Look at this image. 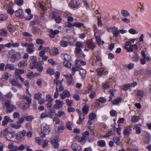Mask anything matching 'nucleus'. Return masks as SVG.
<instances>
[{"label":"nucleus","mask_w":151,"mask_h":151,"mask_svg":"<svg viewBox=\"0 0 151 151\" xmlns=\"http://www.w3.org/2000/svg\"><path fill=\"white\" fill-rule=\"evenodd\" d=\"M32 101L31 99L27 95L21 96L18 101L20 106L24 109L29 108Z\"/></svg>","instance_id":"obj_1"},{"label":"nucleus","mask_w":151,"mask_h":151,"mask_svg":"<svg viewBox=\"0 0 151 151\" xmlns=\"http://www.w3.org/2000/svg\"><path fill=\"white\" fill-rule=\"evenodd\" d=\"M41 128L40 135L42 137L48 134L50 131V126L45 123H43L41 125Z\"/></svg>","instance_id":"obj_2"},{"label":"nucleus","mask_w":151,"mask_h":151,"mask_svg":"<svg viewBox=\"0 0 151 151\" xmlns=\"http://www.w3.org/2000/svg\"><path fill=\"white\" fill-rule=\"evenodd\" d=\"M21 57L20 53L19 52H14L11 56L10 60L12 63L19 60Z\"/></svg>","instance_id":"obj_3"},{"label":"nucleus","mask_w":151,"mask_h":151,"mask_svg":"<svg viewBox=\"0 0 151 151\" xmlns=\"http://www.w3.org/2000/svg\"><path fill=\"white\" fill-rule=\"evenodd\" d=\"M54 83L56 84V91H62L64 89V87L62 85V81H57L56 79L54 80Z\"/></svg>","instance_id":"obj_4"},{"label":"nucleus","mask_w":151,"mask_h":151,"mask_svg":"<svg viewBox=\"0 0 151 151\" xmlns=\"http://www.w3.org/2000/svg\"><path fill=\"white\" fill-rule=\"evenodd\" d=\"M26 131L25 130L19 132L17 134L16 137V139L18 140L24 139L26 135Z\"/></svg>","instance_id":"obj_5"},{"label":"nucleus","mask_w":151,"mask_h":151,"mask_svg":"<svg viewBox=\"0 0 151 151\" xmlns=\"http://www.w3.org/2000/svg\"><path fill=\"white\" fill-rule=\"evenodd\" d=\"M30 59L32 62L30 67V68L31 69H33L37 68V61L36 57L35 56H32L30 57Z\"/></svg>","instance_id":"obj_6"},{"label":"nucleus","mask_w":151,"mask_h":151,"mask_svg":"<svg viewBox=\"0 0 151 151\" xmlns=\"http://www.w3.org/2000/svg\"><path fill=\"white\" fill-rule=\"evenodd\" d=\"M131 43L129 41L126 42L124 48L125 49L127 52H131L133 50V45H131Z\"/></svg>","instance_id":"obj_7"},{"label":"nucleus","mask_w":151,"mask_h":151,"mask_svg":"<svg viewBox=\"0 0 151 151\" xmlns=\"http://www.w3.org/2000/svg\"><path fill=\"white\" fill-rule=\"evenodd\" d=\"M132 129L131 127L129 126L125 127L124 130V134L125 137H128L130 134Z\"/></svg>","instance_id":"obj_8"},{"label":"nucleus","mask_w":151,"mask_h":151,"mask_svg":"<svg viewBox=\"0 0 151 151\" xmlns=\"http://www.w3.org/2000/svg\"><path fill=\"white\" fill-rule=\"evenodd\" d=\"M55 104L54 105V108L56 109H59L62 107L64 104L63 101L59 100H56L55 101Z\"/></svg>","instance_id":"obj_9"},{"label":"nucleus","mask_w":151,"mask_h":151,"mask_svg":"<svg viewBox=\"0 0 151 151\" xmlns=\"http://www.w3.org/2000/svg\"><path fill=\"white\" fill-rule=\"evenodd\" d=\"M16 79H13L10 81V83L14 86H17L19 88H21L22 85L19 83L18 78L16 77Z\"/></svg>","instance_id":"obj_10"},{"label":"nucleus","mask_w":151,"mask_h":151,"mask_svg":"<svg viewBox=\"0 0 151 151\" xmlns=\"http://www.w3.org/2000/svg\"><path fill=\"white\" fill-rule=\"evenodd\" d=\"M70 96V92L67 90H65L60 95V98L63 99L66 98H68Z\"/></svg>","instance_id":"obj_11"},{"label":"nucleus","mask_w":151,"mask_h":151,"mask_svg":"<svg viewBox=\"0 0 151 151\" xmlns=\"http://www.w3.org/2000/svg\"><path fill=\"white\" fill-rule=\"evenodd\" d=\"M79 3L78 0H72L69 3V6L71 8L77 7L79 5Z\"/></svg>","instance_id":"obj_12"},{"label":"nucleus","mask_w":151,"mask_h":151,"mask_svg":"<svg viewBox=\"0 0 151 151\" xmlns=\"http://www.w3.org/2000/svg\"><path fill=\"white\" fill-rule=\"evenodd\" d=\"M65 77L66 78L68 84L70 85L74 84L73 81V78L71 75H64Z\"/></svg>","instance_id":"obj_13"},{"label":"nucleus","mask_w":151,"mask_h":151,"mask_svg":"<svg viewBox=\"0 0 151 151\" xmlns=\"http://www.w3.org/2000/svg\"><path fill=\"white\" fill-rule=\"evenodd\" d=\"M59 33V31L58 29L53 30L52 29L50 30V33L49 35L52 38H54L56 35L58 34Z\"/></svg>","instance_id":"obj_14"},{"label":"nucleus","mask_w":151,"mask_h":151,"mask_svg":"<svg viewBox=\"0 0 151 151\" xmlns=\"http://www.w3.org/2000/svg\"><path fill=\"white\" fill-rule=\"evenodd\" d=\"M85 115L83 114H79V118L77 121V124H83V121L85 119Z\"/></svg>","instance_id":"obj_15"},{"label":"nucleus","mask_w":151,"mask_h":151,"mask_svg":"<svg viewBox=\"0 0 151 151\" xmlns=\"http://www.w3.org/2000/svg\"><path fill=\"white\" fill-rule=\"evenodd\" d=\"M141 125V124H138L134 125L133 129L136 130V133L137 134H139L141 133L140 127Z\"/></svg>","instance_id":"obj_16"},{"label":"nucleus","mask_w":151,"mask_h":151,"mask_svg":"<svg viewBox=\"0 0 151 151\" xmlns=\"http://www.w3.org/2000/svg\"><path fill=\"white\" fill-rule=\"evenodd\" d=\"M15 16L20 18H22L23 16V11L21 9H19L15 12Z\"/></svg>","instance_id":"obj_17"},{"label":"nucleus","mask_w":151,"mask_h":151,"mask_svg":"<svg viewBox=\"0 0 151 151\" xmlns=\"http://www.w3.org/2000/svg\"><path fill=\"white\" fill-rule=\"evenodd\" d=\"M24 73V70L19 69H16L14 72V75L16 76L17 77V78H18L21 76V74H22Z\"/></svg>","instance_id":"obj_18"},{"label":"nucleus","mask_w":151,"mask_h":151,"mask_svg":"<svg viewBox=\"0 0 151 151\" xmlns=\"http://www.w3.org/2000/svg\"><path fill=\"white\" fill-rule=\"evenodd\" d=\"M86 44L88 47L92 50H93L95 47L94 43L90 40L87 41Z\"/></svg>","instance_id":"obj_19"},{"label":"nucleus","mask_w":151,"mask_h":151,"mask_svg":"<svg viewBox=\"0 0 151 151\" xmlns=\"http://www.w3.org/2000/svg\"><path fill=\"white\" fill-rule=\"evenodd\" d=\"M144 135L145 137V143H149L150 140V134L147 132H145Z\"/></svg>","instance_id":"obj_20"},{"label":"nucleus","mask_w":151,"mask_h":151,"mask_svg":"<svg viewBox=\"0 0 151 151\" xmlns=\"http://www.w3.org/2000/svg\"><path fill=\"white\" fill-rule=\"evenodd\" d=\"M59 16V13L56 11L50 12L49 15V17L52 19H55L57 16Z\"/></svg>","instance_id":"obj_21"},{"label":"nucleus","mask_w":151,"mask_h":151,"mask_svg":"<svg viewBox=\"0 0 151 151\" xmlns=\"http://www.w3.org/2000/svg\"><path fill=\"white\" fill-rule=\"evenodd\" d=\"M27 62L26 60H23L20 62L18 64L19 68H21L26 67L27 66Z\"/></svg>","instance_id":"obj_22"},{"label":"nucleus","mask_w":151,"mask_h":151,"mask_svg":"<svg viewBox=\"0 0 151 151\" xmlns=\"http://www.w3.org/2000/svg\"><path fill=\"white\" fill-rule=\"evenodd\" d=\"M72 148L74 151H81V148L80 146L77 144H74L72 145Z\"/></svg>","instance_id":"obj_23"},{"label":"nucleus","mask_w":151,"mask_h":151,"mask_svg":"<svg viewBox=\"0 0 151 151\" xmlns=\"http://www.w3.org/2000/svg\"><path fill=\"white\" fill-rule=\"evenodd\" d=\"M15 137V135L14 134H9L6 137V139L12 142L15 141L14 139Z\"/></svg>","instance_id":"obj_24"},{"label":"nucleus","mask_w":151,"mask_h":151,"mask_svg":"<svg viewBox=\"0 0 151 151\" xmlns=\"http://www.w3.org/2000/svg\"><path fill=\"white\" fill-rule=\"evenodd\" d=\"M61 56L65 61H69L71 59V56L68 54H62Z\"/></svg>","instance_id":"obj_25"},{"label":"nucleus","mask_w":151,"mask_h":151,"mask_svg":"<svg viewBox=\"0 0 151 151\" xmlns=\"http://www.w3.org/2000/svg\"><path fill=\"white\" fill-rule=\"evenodd\" d=\"M122 101V98L121 97L119 96L114 99L112 101V104L114 105H117L120 103Z\"/></svg>","instance_id":"obj_26"},{"label":"nucleus","mask_w":151,"mask_h":151,"mask_svg":"<svg viewBox=\"0 0 151 151\" xmlns=\"http://www.w3.org/2000/svg\"><path fill=\"white\" fill-rule=\"evenodd\" d=\"M59 137L58 135L56 134L54 138H53L51 140V143L52 144H55L58 143L59 142Z\"/></svg>","instance_id":"obj_27"},{"label":"nucleus","mask_w":151,"mask_h":151,"mask_svg":"<svg viewBox=\"0 0 151 151\" xmlns=\"http://www.w3.org/2000/svg\"><path fill=\"white\" fill-rule=\"evenodd\" d=\"M8 148L11 151H16L18 150L17 147L14 146L12 143H11L9 145Z\"/></svg>","instance_id":"obj_28"},{"label":"nucleus","mask_w":151,"mask_h":151,"mask_svg":"<svg viewBox=\"0 0 151 151\" xmlns=\"http://www.w3.org/2000/svg\"><path fill=\"white\" fill-rule=\"evenodd\" d=\"M89 107L88 106L86 105L83 106L82 109V111L83 114H87L88 112Z\"/></svg>","instance_id":"obj_29"},{"label":"nucleus","mask_w":151,"mask_h":151,"mask_svg":"<svg viewBox=\"0 0 151 151\" xmlns=\"http://www.w3.org/2000/svg\"><path fill=\"white\" fill-rule=\"evenodd\" d=\"M9 117L7 116H5L4 117V120L2 122V124L4 126L7 125L9 122Z\"/></svg>","instance_id":"obj_30"},{"label":"nucleus","mask_w":151,"mask_h":151,"mask_svg":"<svg viewBox=\"0 0 151 151\" xmlns=\"http://www.w3.org/2000/svg\"><path fill=\"white\" fill-rule=\"evenodd\" d=\"M82 49L81 48H76L75 53L78 57H80L81 55Z\"/></svg>","instance_id":"obj_31"},{"label":"nucleus","mask_w":151,"mask_h":151,"mask_svg":"<svg viewBox=\"0 0 151 151\" xmlns=\"http://www.w3.org/2000/svg\"><path fill=\"white\" fill-rule=\"evenodd\" d=\"M96 114L94 113H91L89 115L88 120H91V121H93L96 117Z\"/></svg>","instance_id":"obj_32"},{"label":"nucleus","mask_w":151,"mask_h":151,"mask_svg":"<svg viewBox=\"0 0 151 151\" xmlns=\"http://www.w3.org/2000/svg\"><path fill=\"white\" fill-rule=\"evenodd\" d=\"M93 123L92 121H91V120H88L86 125V127L88 129L92 130L93 129V128L91 127V125Z\"/></svg>","instance_id":"obj_33"},{"label":"nucleus","mask_w":151,"mask_h":151,"mask_svg":"<svg viewBox=\"0 0 151 151\" xmlns=\"http://www.w3.org/2000/svg\"><path fill=\"white\" fill-rule=\"evenodd\" d=\"M24 116L22 115V116L19 117L18 118V121L17 122V124L21 125L24 121Z\"/></svg>","instance_id":"obj_34"},{"label":"nucleus","mask_w":151,"mask_h":151,"mask_svg":"<svg viewBox=\"0 0 151 151\" xmlns=\"http://www.w3.org/2000/svg\"><path fill=\"white\" fill-rule=\"evenodd\" d=\"M121 13L122 15L124 17H128L130 15L128 11L124 9L121 10Z\"/></svg>","instance_id":"obj_35"},{"label":"nucleus","mask_w":151,"mask_h":151,"mask_svg":"<svg viewBox=\"0 0 151 151\" xmlns=\"http://www.w3.org/2000/svg\"><path fill=\"white\" fill-rule=\"evenodd\" d=\"M97 72L99 75L105 74V70L102 68H100L97 69Z\"/></svg>","instance_id":"obj_36"},{"label":"nucleus","mask_w":151,"mask_h":151,"mask_svg":"<svg viewBox=\"0 0 151 151\" xmlns=\"http://www.w3.org/2000/svg\"><path fill=\"white\" fill-rule=\"evenodd\" d=\"M80 68V66L76 63V65L73 67L72 68V70L73 71L72 72L73 75H74L75 73L74 72L78 71Z\"/></svg>","instance_id":"obj_37"},{"label":"nucleus","mask_w":151,"mask_h":151,"mask_svg":"<svg viewBox=\"0 0 151 151\" xmlns=\"http://www.w3.org/2000/svg\"><path fill=\"white\" fill-rule=\"evenodd\" d=\"M73 26L76 27L80 28L81 27H83L84 28H85L83 24L78 22H75L73 23Z\"/></svg>","instance_id":"obj_38"},{"label":"nucleus","mask_w":151,"mask_h":151,"mask_svg":"<svg viewBox=\"0 0 151 151\" xmlns=\"http://www.w3.org/2000/svg\"><path fill=\"white\" fill-rule=\"evenodd\" d=\"M113 29L112 31L114 35L116 37H118L119 35L118 27H114V28Z\"/></svg>","instance_id":"obj_39"},{"label":"nucleus","mask_w":151,"mask_h":151,"mask_svg":"<svg viewBox=\"0 0 151 151\" xmlns=\"http://www.w3.org/2000/svg\"><path fill=\"white\" fill-rule=\"evenodd\" d=\"M42 94L40 93H36L34 94V98L35 100H38L42 98Z\"/></svg>","instance_id":"obj_40"},{"label":"nucleus","mask_w":151,"mask_h":151,"mask_svg":"<svg viewBox=\"0 0 151 151\" xmlns=\"http://www.w3.org/2000/svg\"><path fill=\"white\" fill-rule=\"evenodd\" d=\"M14 68V65L12 64L7 63L5 67V69H9L10 70H13Z\"/></svg>","instance_id":"obj_41"},{"label":"nucleus","mask_w":151,"mask_h":151,"mask_svg":"<svg viewBox=\"0 0 151 151\" xmlns=\"http://www.w3.org/2000/svg\"><path fill=\"white\" fill-rule=\"evenodd\" d=\"M9 77V73H5L4 75L0 78L1 80L3 81L7 80Z\"/></svg>","instance_id":"obj_42"},{"label":"nucleus","mask_w":151,"mask_h":151,"mask_svg":"<svg viewBox=\"0 0 151 151\" xmlns=\"http://www.w3.org/2000/svg\"><path fill=\"white\" fill-rule=\"evenodd\" d=\"M80 74L81 75L83 78H84L86 76V70L83 69H80L79 71Z\"/></svg>","instance_id":"obj_43"},{"label":"nucleus","mask_w":151,"mask_h":151,"mask_svg":"<svg viewBox=\"0 0 151 151\" xmlns=\"http://www.w3.org/2000/svg\"><path fill=\"white\" fill-rule=\"evenodd\" d=\"M90 135L89 132L87 131H85L82 134V137L86 140L88 139Z\"/></svg>","instance_id":"obj_44"},{"label":"nucleus","mask_w":151,"mask_h":151,"mask_svg":"<svg viewBox=\"0 0 151 151\" xmlns=\"http://www.w3.org/2000/svg\"><path fill=\"white\" fill-rule=\"evenodd\" d=\"M43 137L41 136L40 137H37L35 138V141L38 143L39 145H40L42 144V138Z\"/></svg>","instance_id":"obj_45"},{"label":"nucleus","mask_w":151,"mask_h":151,"mask_svg":"<svg viewBox=\"0 0 151 151\" xmlns=\"http://www.w3.org/2000/svg\"><path fill=\"white\" fill-rule=\"evenodd\" d=\"M139 119L140 118L139 116H134L132 117V122L133 123L137 122Z\"/></svg>","instance_id":"obj_46"},{"label":"nucleus","mask_w":151,"mask_h":151,"mask_svg":"<svg viewBox=\"0 0 151 151\" xmlns=\"http://www.w3.org/2000/svg\"><path fill=\"white\" fill-rule=\"evenodd\" d=\"M76 48H83L84 45L83 42H76Z\"/></svg>","instance_id":"obj_47"},{"label":"nucleus","mask_w":151,"mask_h":151,"mask_svg":"<svg viewBox=\"0 0 151 151\" xmlns=\"http://www.w3.org/2000/svg\"><path fill=\"white\" fill-rule=\"evenodd\" d=\"M10 126L11 127L16 129H19L21 127V125L19 124H16L15 123L10 124Z\"/></svg>","instance_id":"obj_48"},{"label":"nucleus","mask_w":151,"mask_h":151,"mask_svg":"<svg viewBox=\"0 0 151 151\" xmlns=\"http://www.w3.org/2000/svg\"><path fill=\"white\" fill-rule=\"evenodd\" d=\"M8 16L6 14H0V21L6 20L8 19Z\"/></svg>","instance_id":"obj_49"},{"label":"nucleus","mask_w":151,"mask_h":151,"mask_svg":"<svg viewBox=\"0 0 151 151\" xmlns=\"http://www.w3.org/2000/svg\"><path fill=\"white\" fill-rule=\"evenodd\" d=\"M46 100L47 102L50 103L53 101V99L50 94H47L46 96Z\"/></svg>","instance_id":"obj_50"},{"label":"nucleus","mask_w":151,"mask_h":151,"mask_svg":"<svg viewBox=\"0 0 151 151\" xmlns=\"http://www.w3.org/2000/svg\"><path fill=\"white\" fill-rule=\"evenodd\" d=\"M55 115L57 116L58 117H60L61 116H65V114L63 111H58L57 113Z\"/></svg>","instance_id":"obj_51"},{"label":"nucleus","mask_w":151,"mask_h":151,"mask_svg":"<svg viewBox=\"0 0 151 151\" xmlns=\"http://www.w3.org/2000/svg\"><path fill=\"white\" fill-rule=\"evenodd\" d=\"M131 86V85L129 83L127 84L124 85L122 86V89L124 91H127L129 89Z\"/></svg>","instance_id":"obj_52"},{"label":"nucleus","mask_w":151,"mask_h":151,"mask_svg":"<svg viewBox=\"0 0 151 151\" xmlns=\"http://www.w3.org/2000/svg\"><path fill=\"white\" fill-rule=\"evenodd\" d=\"M97 144L99 146L101 147H104L106 145V142L105 141L102 140L98 141Z\"/></svg>","instance_id":"obj_53"},{"label":"nucleus","mask_w":151,"mask_h":151,"mask_svg":"<svg viewBox=\"0 0 151 151\" xmlns=\"http://www.w3.org/2000/svg\"><path fill=\"white\" fill-rule=\"evenodd\" d=\"M24 119L26 121L29 122H31L34 119V117L32 115L24 116Z\"/></svg>","instance_id":"obj_54"},{"label":"nucleus","mask_w":151,"mask_h":151,"mask_svg":"<svg viewBox=\"0 0 151 151\" xmlns=\"http://www.w3.org/2000/svg\"><path fill=\"white\" fill-rule=\"evenodd\" d=\"M40 7L43 11V12L45 13L47 11L46 8L40 2H39L38 3Z\"/></svg>","instance_id":"obj_55"},{"label":"nucleus","mask_w":151,"mask_h":151,"mask_svg":"<svg viewBox=\"0 0 151 151\" xmlns=\"http://www.w3.org/2000/svg\"><path fill=\"white\" fill-rule=\"evenodd\" d=\"M139 56L137 54H134L131 58L132 60L134 62H137L139 60Z\"/></svg>","instance_id":"obj_56"},{"label":"nucleus","mask_w":151,"mask_h":151,"mask_svg":"<svg viewBox=\"0 0 151 151\" xmlns=\"http://www.w3.org/2000/svg\"><path fill=\"white\" fill-rule=\"evenodd\" d=\"M60 44L62 47H67L68 45V42L64 40L61 41L60 42Z\"/></svg>","instance_id":"obj_57"},{"label":"nucleus","mask_w":151,"mask_h":151,"mask_svg":"<svg viewBox=\"0 0 151 151\" xmlns=\"http://www.w3.org/2000/svg\"><path fill=\"white\" fill-rule=\"evenodd\" d=\"M7 29L9 31L11 32H14L15 31V27L11 25H9L8 26Z\"/></svg>","instance_id":"obj_58"},{"label":"nucleus","mask_w":151,"mask_h":151,"mask_svg":"<svg viewBox=\"0 0 151 151\" xmlns=\"http://www.w3.org/2000/svg\"><path fill=\"white\" fill-rule=\"evenodd\" d=\"M94 56H95L96 59L95 60V62L96 63H98V62H101V57L100 55L99 54L97 55L96 53L94 54Z\"/></svg>","instance_id":"obj_59"},{"label":"nucleus","mask_w":151,"mask_h":151,"mask_svg":"<svg viewBox=\"0 0 151 151\" xmlns=\"http://www.w3.org/2000/svg\"><path fill=\"white\" fill-rule=\"evenodd\" d=\"M63 65L68 68H70L71 66V63L69 61H64L63 62Z\"/></svg>","instance_id":"obj_60"},{"label":"nucleus","mask_w":151,"mask_h":151,"mask_svg":"<svg viewBox=\"0 0 151 151\" xmlns=\"http://www.w3.org/2000/svg\"><path fill=\"white\" fill-rule=\"evenodd\" d=\"M114 142L117 145H119L120 144V139L119 137L116 136L113 138Z\"/></svg>","instance_id":"obj_61"},{"label":"nucleus","mask_w":151,"mask_h":151,"mask_svg":"<svg viewBox=\"0 0 151 151\" xmlns=\"http://www.w3.org/2000/svg\"><path fill=\"white\" fill-rule=\"evenodd\" d=\"M48 141L47 139L44 140L42 142V144L41 145L43 148H44L47 147L48 145Z\"/></svg>","instance_id":"obj_62"},{"label":"nucleus","mask_w":151,"mask_h":151,"mask_svg":"<svg viewBox=\"0 0 151 151\" xmlns=\"http://www.w3.org/2000/svg\"><path fill=\"white\" fill-rule=\"evenodd\" d=\"M7 34L6 30L4 29H2L0 30V35L4 36H6Z\"/></svg>","instance_id":"obj_63"},{"label":"nucleus","mask_w":151,"mask_h":151,"mask_svg":"<svg viewBox=\"0 0 151 151\" xmlns=\"http://www.w3.org/2000/svg\"><path fill=\"white\" fill-rule=\"evenodd\" d=\"M66 125L67 128L69 130H72V122L68 121L67 122Z\"/></svg>","instance_id":"obj_64"}]
</instances>
